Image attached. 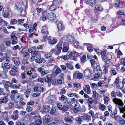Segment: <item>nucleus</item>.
Wrapping results in <instances>:
<instances>
[{
  "mask_svg": "<svg viewBox=\"0 0 125 125\" xmlns=\"http://www.w3.org/2000/svg\"><path fill=\"white\" fill-rule=\"evenodd\" d=\"M26 73L29 78L31 80L34 79L37 77L38 75L35 71L33 69L30 68L29 67H25Z\"/></svg>",
  "mask_w": 125,
  "mask_h": 125,
  "instance_id": "nucleus-1",
  "label": "nucleus"
},
{
  "mask_svg": "<svg viewBox=\"0 0 125 125\" xmlns=\"http://www.w3.org/2000/svg\"><path fill=\"white\" fill-rule=\"evenodd\" d=\"M32 57H31V59L34 58L36 63L39 64L42 63V60L41 55L40 53L37 51H34L31 53Z\"/></svg>",
  "mask_w": 125,
  "mask_h": 125,
  "instance_id": "nucleus-2",
  "label": "nucleus"
},
{
  "mask_svg": "<svg viewBox=\"0 0 125 125\" xmlns=\"http://www.w3.org/2000/svg\"><path fill=\"white\" fill-rule=\"evenodd\" d=\"M22 97V94L19 93H17L15 95H12L11 96V99L16 103H18Z\"/></svg>",
  "mask_w": 125,
  "mask_h": 125,
  "instance_id": "nucleus-3",
  "label": "nucleus"
},
{
  "mask_svg": "<svg viewBox=\"0 0 125 125\" xmlns=\"http://www.w3.org/2000/svg\"><path fill=\"white\" fill-rule=\"evenodd\" d=\"M35 91L40 93L41 92H43L45 90V88L44 87L42 84H38L34 88Z\"/></svg>",
  "mask_w": 125,
  "mask_h": 125,
  "instance_id": "nucleus-4",
  "label": "nucleus"
},
{
  "mask_svg": "<svg viewBox=\"0 0 125 125\" xmlns=\"http://www.w3.org/2000/svg\"><path fill=\"white\" fill-rule=\"evenodd\" d=\"M8 112L0 113V120H8L9 118L8 117Z\"/></svg>",
  "mask_w": 125,
  "mask_h": 125,
  "instance_id": "nucleus-5",
  "label": "nucleus"
},
{
  "mask_svg": "<svg viewBox=\"0 0 125 125\" xmlns=\"http://www.w3.org/2000/svg\"><path fill=\"white\" fill-rule=\"evenodd\" d=\"M73 76V79H80L82 78L83 75L78 71H77L74 73Z\"/></svg>",
  "mask_w": 125,
  "mask_h": 125,
  "instance_id": "nucleus-6",
  "label": "nucleus"
},
{
  "mask_svg": "<svg viewBox=\"0 0 125 125\" xmlns=\"http://www.w3.org/2000/svg\"><path fill=\"white\" fill-rule=\"evenodd\" d=\"M51 119L49 115H46L44 117L43 122L44 124L45 125H49L50 123L49 121L51 120Z\"/></svg>",
  "mask_w": 125,
  "mask_h": 125,
  "instance_id": "nucleus-7",
  "label": "nucleus"
},
{
  "mask_svg": "<svg viewBox=\"0 0 125 125\" xmlns=\"http://www.w3.org/2000/svg\"><path fill=\"white\" fill-rule=\"evenodd\" d=\"M15 9L17 10L19 12L21 13V14L22 16H24L26 15V12L25 10L23 9L22 7H20L19 8L16 5L15 8Z\"/></svg>",
  "mask_w": 125,
  "mask_h": 125,
  "instance_id": "nucleus-8",
  "label": "nucleus"
},
{
  "mask_svg": "<svg viewBox=\"0 0 125 125\" xmlns=\"http://www.w3.org/2000/svg\"><path fill=\"white\" fill-rule=\"evenodd\" d=\"M17 71V68L16 67L14 66L12 68L11 70L9 71V72L10 75L12 76H14L16 75V73Z\"/></svg>",
  "mask_w": 125,
  "mask_h": 125,
  "instance_id": "nucleus-9",
  "label": "nucleus"
},
{
  "mask_svg": "<svg viewBox=\"0 0 125 125\" xmlns=\"http://www.w3.org/2000/svg\"><path fill=\"white\" fill-rule=\"evenodd\" d=\"M84 75L85 77L87 78L91 77L92 75L91 71L88 69H85L84 72Z\"/></svg>",
  "mask_w": 125,
  "mask_h": 125,
  "instance_id": "nucleus-10",
  "label": "nucleus"
},
{
  "mask_svg": "<svg viewBox=\"0 0 125 125\" xmlns=\"http://www.w3.org/2000/svg\"><path fill=\"white\" fill-rule=\"evenodd\" d=\"M2 68H3V71L4 72L6 73L8 71V69H10V65L9 63H6L4 64V66H2Z\"/></svg>",
  "mask_w": 125,
  "mask_h": 125,
  "instance_id": "nucleus-11",
  "label": "nucleus"
},
{
  "mask_svg": "<svg viewBox=\"0 0 125 125\" xmlns=\"http://www.w3.org/2000/svg\"><path fill=\"white\" fill-rule=\"evenodd\" d=\"M47 17L49 20H53L56 19V16L52 12L48 13Z\"/></svg>",
  "mask_w": 125,
  "mask_h": 125,
  "instance_id": "nucleus-12",
  "label": "nucleus"
},
{
  "mask_svg": "<svg viewBox=\"0 0 125 125\" xmlns=\"http://www.w3.org/2000/svg\"><path fill=\"white\" fill-rule=\"evenodd\" d=\"M60 100L64 104H66L68 103V99L67 97L64 96V95H62L61 97L59 98Z\"/></svg>",
  "mask_w": 125,
  "mask_h": 125,
  "instance_id": "nucleus-13",
  "label": "nucleus"
},
{
  "mask_svg": "<svg viewBox=\"0 0 125 125\" xmlns=\"http://www.w3.org/2000/svg\"><path fill=\"white\" fill-rule=\"evenodd\" d=\"M83 89L85 92L88 94H89L91 93L90 87L89 85H84L83 88Z\"/></svg>",
  "mask_w": 125,
  "mask_h": 125,
  "instance_id": "nucleus-14",
  "label": "nucleus"
},
{
  "mask_svg": "<svg viewBox=\"0 0 125 125\" xmlns=\"http://www.w3.org/2000/svg\"><path fill=\"white\" fill-rule=\"evenodd\" d=\"M42 109L43 111L41 110V112L43 114L44 112H48L50 109V108L49 106L46 105H44L42 106Z\"/></svg>",
  "mask_w": 125,
  "mask_h": 125,
  "instance_id": "nucleus-15",
  "label": "nucleus"
},
{
  "mask_svg": "<svg viewBox=\"0 0 125 125\" xmlns=\"http://www.w3.org/2000/svg\"><path fill=\"white\" fill-rule=\"evenodd\" d=\"M55 97L54 95H50L46 99V101L47 103H51L55 100Z\"/></svg>",
  "mask_w": 125,
  "mask_h": 125,
  "instance_id": "nucleus-16",
  "label": "nucleus"
},
{
  "mask_svg": "<svg viewBox=\"0 0 125 125\" xmlns=\"http://www.w3.org/2000/svg\"><path fill=\"white\" fill-rule=\"evenodd\" d=\"M49 40L48 43L51 45L55 44L57 42V40L55 38H53L52 39H51V37L49 36L48 38Z\"/></svg>",
  "mask_w": 125,
  "mask_h": 125,
  "instance_id": "nucleus-17",
  "label": "nucleus"
},
{
  "mask_svg": "<svg viewBox=\"0 0 125 125\" xmlns=\"http://www.w3.org/2000/svg\"><path fill=\"white\" fill-rule=\"evenodd\" d=\"M12 60L16 66L17 67L19 66L20 64V62L19 58L14 57L12 58Z\"/></svg>",
  "mask_w": 125,
  "mask_h": 125,
  "instance_id": "nucleus-18",
  "label": "nucleus"
},
{
  "mask_svg": "<svg viewBox=\"0 0 125 125\" xmlns=\"http://www.w3.org/2000/svg\"><path fill=\"white\" fill-rule=\"evenodd\" d=\"M52 80V76L51 75H48L45 78V80L46 82H47L49 86H50L51 84V81Z\"/></svg>",
  "mask_w": 125,
  "mask_h": 125,
  "instance_id": "nucleus-19",
  "label": "nucleus"
},
{
  "mask_svg": "<svg viewBox=\"0 0 125 125\" xmlns=\"http://www.w3.org/2000/svg\"><path fill=\"white\" fill-rule=\"evenodd\" d=\"M3 16L5 18L8 17L9 16V10L8 8H4L3 11Z\"/></svg>",
  "mask_w": 125,
  "mask_h": 125,
  "instance_id": "nucleus-20",
  "label": "nucleus"
},
{
  "mask_svg": "<svg viewBox=\"0 0 125 125\" xmlns=\"http://www.w3.org/2000/svg\"><path fill=\"white\" fill-rule=\"evenodd\" d=\"M110 80V79H108V81H106V82L103 80L99 81L97 83L98 85L100 87H101L102 85L104 84H108L109 83Z\"/></svg>",
  "mask_w": 125,
  "mask_h": 125,
  "instance_id": "nucleus-21",
  "label": "nucleus"
},
{
  "mask_svg": "<svg viewBox=\"0 0 125 125\" xmlns=\"http://www.w3.org/2000/svg\"><path fill=\"white\" fill-rule=\"evenodd\" d=\"M83 120H85L87 122H89L91 120V117L90 115L86 114L82 116Z\"/></svg>",
  "mask_w": 125,
  "mask_h": 125,
  "instance_id": "nucleus-22",
  "label": "nucleus"
},
{
  "mask_svg": "<svg viewBox=\"0 0 125 125\" xmlns=\"http://www.w3.org/2000/svg\"><path fill=\"white\" fill-rule=\"evenodd\" d=\"M85 1L87 4H89L90 5L92 6H94L97 1V0H90L89 2L88 1V0H86Z\"/></svg>",
  "mask_w": 125,
  "mask_h": 125,
  "instance_id": "nucleus-23",
  "label": "nucleus"
},
{
  "mask_svg": "<svg viewBox=\"0 0 125 125\" xmlns=\"http://www.w3.org/2000/svg\"><path fill=\"white\" fill-rule=\"evenodd\" d=\"M113 101L115 104H118L121 107H123L124 104L120 102L119 99L115 98L113 99Z\"/></svg>",
  "mask_w": 125,
  "mask_h": 125,
  "instance_id": "nucleus-24",
  "label": "nucleus"
},
{
  "mask_svg": "<svg viewBox=\"0 0 125 125\" xmlns=\"http://www.w3.org/2000/svg\"><path fill=\"white\" fill-rule=\"evenodd\" d=\"M80 104L78 103H77L76 104L73 106L74 111L75 113H78L79 112V111L80 109Z\"/></svg>",
  "mask_w": 125,
  "mask_h": 125,
  "instance_id": "nucleus-25",
  "label": "nucleus"
},
{
  "mask_svg": "<svg viewBox=\"0 0 125 125\" xmlns=\"http://www.w3.org/2000/svg\"><path fill=\"white\" fill-rule=\"evenodd\" d=\"M74 119L73 117L71 116L66 117L64 118L65 121L70 123H72Z\"/></svg>",
  "mask_w": 125,
  "mask_h": 125,
  "instance_id": "nucleus-26",
  "label": "nucleus"
},
{
  "mask_svg": "<svg viewBox=\"0 0 125 125\" xmlns=\"http://www.w3.org/2000/svg\"><path fill=\"white\" fill-rule=\"evenodd\" d=\"M11 85H12V83L11 82L6 81L5 84L4 85V87L6 90L9 91V90L8 89L9 87H11Z\"/></svg>",
  "mask_w": 125,
  "mask_h": 125,
  "instance_id": "nucleus-27",
  "label": "nucleus"
},
{
  "mask_svg": "<svg viewBox=\"0 0 125 125\" xmlns=\"http://www.w3.org/2000/svg\"><path fill=\"white\" fill-rule=\"evenodd\" d=\"M31 91V88H28L26 91L24 92V95L26 98H28L29 97Z\"/></svg>",
  "mask_w": 125,
  "mask_h": 125,
  "instance_id": "nucleus-28",
  "label": "nucleus"
},
{
  "mask_svg": "<svg viewBox=\"0 0 125 125\" xmlns=\"http://www.w3.org/2000/svg\"><path fill=\"white\" fill-rule=\"evenodd\" d=\"M68 57L70 58L71 57H74L75 56L76 52L75 51L68 52H67Z\"/></svg>",
  "mask_w": 125,
  "mask_h": 125,
  "instance_id": "nucleus-29",
  "label": "nucleus"
},
{
  "mask_svg": "<svg viewBox=\"0 0 125 125\" xmlns=\"http://www.w3.org/2000/svg\"><path fill=\"white\" fill-rule=\"evenodd\" d=\"M82 116H80L79 117H77L75 118V120L78 125H80L81 124V122L83 120V118Z\"/></svg>",
  "mask_w": 125,
  "mask_h": 125,
  "instance_id": "nucleus-30",
  "label": "nucleus"
},
{
  "mask_svg": "<svg viewBox=\"0 0 125 125\" xmlns=\"http://www.w3.org/2000/svg\"><path fill=\"white\" fill-rule=\"evenodd\" d=\"M57 28L59 31H62L64 29V26L61 23H58L57 25Z\"/></svg>",
  "mask_w": 125,
  "mask_h": 125,
  "instance_id": "nucleus-31",
  "label": "nucleus"
},
{
  "mask_svg": "<svg viewBox=\"0 0 125 125\" xmlns=\"http://www.w3.org/2000/svg\"><path fill=\"white\" fill-rule=\"evenodd\" d=\"M67 41L71 42H73L74 41V38L71 35H68L66 38Z\"/></svg>",
  "mask_w": 125,
  "mask_h": 125,
  "instance_id": "nucleus-32",
  "label": "nucleus"
},
{
  "mask_svg": "<svg viewBox=\"0 0 125 125\" xmlns=\"http://www.w3.org/2000/svg\"><path fill=\"white\" fill-rule=\"evenodd\" d=\"M67 95L69 97H73V96H75L76 98H78L79 96L78 94L76 93H70L67 94Z\"/></svg>",
  "mask_w": 125,
  "mask_h": 125,
  "instance_id": "nucleus-33",
  "label": "nucleus"
},
{
  "mask_svg": "<svg viewBox=\"0 0 125 125\" xmlns=\"http://www.w3.org/2000/svg\"><path fill=\"white\" fill-rule=\"evenodd\" d=\"M46 27V26H44L43 27V29L41 30V33L43 35H47L48 34V32L46 30H45L44 29Z\"/></svg>",
  "mask_w": 125,
  "mask_h": 125,
  "instance_id": "nucleus-34",
  "label": "nucleus"
},
{
  "mask_svg": "<svg viewBox=\"0 0 125 125\" xmlns=\"http://www.w3.org/2000/svg\"><path fill=\"white\" fill-rule=\"evenodd\" d=\"M99 108L102 111H104L106 107L104 104L100 103L98 105Z\"/></svg>",
  "mask_w": 125,
  "mask_h": 125,
  "instance_id": "nucleus-35",
  "label": "nucleus"
},
{
  "mask_svg": "<svg viewBox=\"0 0 125 125\" xmlns=\"http://www.w3.org/2000/svg\"><path fill=\"white\" fill-rule=\"evenodd\" d=\"M56 5L55 4H53L51 5L49 7V10L51 11L55 10L56 9Z\"/></svg>",
  "mask_w": 125,
  "mask_h": 125,
  "instance_id": "nucleus-36",
  "label": "nucleus"
},
{
  "mask_svg": "<svg viewBox=\"0 0 125 125\" xmlns=\"http://www.w3.org/2000/svg\"><path fill=\"white\" fill-rule=\"evenodd\" d=\"M7 24V23L2 19H0V25L4 26Z\"/></svg>",
  "mask_w": 125,
  "mask_h": 125,
  "instance_id": "nucleus-37",
  "label": "nucleus"
},
{
  "mask_svg": "<svg viewBox=\"0 0 125 125\" xmlns=\"http://www.w3.org/2000/svg\"><path fill=\"white\" fill-rule=\"evenodd\" d=\"M120 2L118 0H115L114 1V6L115 7L118 8L119 7V5L120 4Z\"/></svg>",
  "mask_w": 125,
  "mask_h": 125,
  "instance_id": "nucleus-38",
  "label": "nucleus"
},
{
  "mask_svg": "<svg viewBox=\"0 0 125 125\" xmlns=\"http://www.w3.org/2000/svg\"><path fill=\"white\" fill-rule=\"evenodd\" d=\"M86 110V108L84 105H82L81 107H80L79 112H84Z\"/></svg>",
  "mask_w": 125,
  "mask_h": 125,
  "instance_id": "nucleus-39",
  "label": "nucleus"
},
{
  "mask_svg": "<svg viewBox=\"0 0 125 125\" xmlns=\"http://www.w3.org/2000/svg\"><path fill=\"white\" fill-rule=\"evenodd\" d=\"M104 104H107L109 100V97L108 96H105L104 98Z\"/></svg>",
  "mask_w": 125,
  "mask_h": 125,
  "instance_id": "nucleus-40",
  "label": "nucleus"
},
{
  "mask_svg": "<svg viewBox=\"0 0 125 125\" xmlns=\"http://www.w3.org/2000/svg\"><path fill=\"white\" fill-rule=\"evenodd\" d=\"M57 50L61 51L62 48V45L60 43H58L56 46Z\"/></svg>",
  "mask_w": 125,
  "mask_h": 125,
  "instance_id": "nucleus-41",
  "label": "nucleus"
},
{
  "mask_svg": "<svg viewBox=\"0 0 125 125\" xmlns=\"http://www.w3.org/2000/svg\"><path fill=\"white\" fill-rule=\"evenodd\" d=\"M112 63L109 60H107L105 62V66L106 67H107L109 66L112 65Z\"/></svg>",
  "mask_w": 125,
  "mask_h": 125,
  "instance_id": "nucleus-42",
  "label": "nucleus"
},
{
  "mask_svg": "<svg viewBox=\"0 0 125 125\" xmlns=\"http://www.w3.org/2000/svg\"><path fill=\"white\" fill-rule=\"evenodd\" d=\"M68 106L67 105H64L63 107H62V110L63 112H65L66 111H67L68 109Z\"/></svg>",
  "mask_w": 125,
  "mask_h": 125,
  "instance_id": "nucleus-43",
  "label": "nucleus"
},
{
  "mask_svg": "<svg viewBox=\"0 0 125 125\" xmlns=\"http://www.w3.org/2000/svg\"><path fill=\"white\" fill-rule=\"evenodd\" d=\"M61 58L63 59L64 60H68L69 58L68 57V53L67 52V54L66 55H62L61 56Z\"/></svg>",
  "mask_w": 125,
  "mask_h": 125,
  "instance_id": "nucleus-44",
  "label": "nucleus"
},
{
  "mask_svg": "<svg viewBox=\"0 0 125 125\" xmlns=\"http://www.w3.org/2000/svg\"><path fill=\"white\" fill-rule=\"evenodd\" d=\"M49 72V71L44 70H43V71L42 72V73H41V75L42 76H43L46 74L48 73Z\"/></svg>",
  "mask_w": 125,
  "mask_h": 125,
  "instance_id": "nucleus-45",
  "label": "nucleus"
},
{
  "mask_svg": "<svg viewBox=\"0 0 125 125\" xmlns=\"http://www.w3.org/2000/svg\"><path fill=\"white\" fill-rule=\"evenodd\" d=\"M61 70L59 68L57 67L54 72V73L56 74H58L61 72Z\"/></svg>",
  "mask_w": 125,
  "mask_h": 125,
  "instance_id": "nucleus-46",
  "label": "nucleus"
},
{
  "mask_svg": "<svg viewBox=\"0 0 125 125\" xmlns=\"http://www.w3.org/2000/svg\"><path fill=\"white\" fill-rule=\"evenodd\" d=\"M66 65L67 67L70 69L72 70L73 69V65L71 64L68 63H66Z\"/></svg>",
  "mask_w": 125,
  "mask_h": 125,
  "instance_id": "nucleus-47",
  "label": "nucleus"
},
{
  "mask_svg": "<svg viewBox=\"0 0 125 125\" xmlns=\"http://www.w3.org/2000/svg\"><path fill=\"white\" fill-rule=\"evenodd\" d=\"M90 61L91 63L92 67H94V65L96 64V62L93 59L90 60Z\"/></svg>",
  "mask_w": 125,
  "mask_h": 125,
  "instance_id": "nucleus-48",
  "label": "nucleus"
},
{
  "mask_svg": "<svg viewBox=\"0 0 125 125\" xmlns=\"http://www.w3.org/2000/svg\"><path fill=\"white\" fill-rule=\"evenodd\" d=\"M74 86L76 88H80L81 87V84L78 83H76L73 84Z\"/></svg>",
  "mask_w": 125,
  "mask_h": 125,
  "instance_id": "nucleus-49",
  "label": "nucleus"
},
{
  "mask_svg": "<svg viewBox=\"0 0 125 125\" xmlns=\"http://www.w3.org/2000/svg\"><path fill=\"white\" fill-rule=\"evenodd\" d=\"M26 110L28 112H30L33 110V108L29 106H28L26 108Z\"/></svg>",
  "mask_w": 125,
  "mask_h": 125,
  "instance_id": "nucleus-50",
  "label": "nucleus"
},
{
  "mask_svg": "<svg viewBox=\"0 0 125 125\" xmlns=\"http://www.w3.org/2000/svg\"><path fill=\"white\" fill-rule=\"evenodd\" d=\"M123 86V83L122 82H120L118 84H118L116 85V87L117 88H122Z\"/></svg>",
  "mask_w": 125,
  "mask_h": 125,
  "instance_id": "nucleus-51",
  "label": "nucleus"
},
{
  "mask_svg": "<svg viewBox=\"0 0 125 125\" xmlns=\"http://www.w3.org/2000/svg\"><path fill=\"white\" fill-rule=\"evenodd\" d=\"M34 102L32 101H29L27 103V104L28 106H32L34 105Z\"/></svg>",
  "mask_w": 125,
  "mask_h": 125,
  "instance_id": "nucleus-52",
  "label": "nucleus"
},
{
  "mask_svg": "<svg viewBox=\"0 0 125 125\" xmlns=\"http://www.w3.org/2000/svg\"><path fill=\"white\" fill-rule=\"evenodd\" d=\"M96 69L98 72L99 73H102V70L101 69L100 66L99 65H97L96 67Z\"/></svg>",
  "mask_w": 125,
  "mask_h": 125,
  "instance_id": "nucleus-53",
  "label": "nucleus"
},
{
  "mask_svg": "<svg viewBox=\"0 0 125 125\" xmlns=\"http://www.w3.org/2000/svg\"><path fill=\"white\" fill-rule=\"evenodd\" d=\"M17 22V20L15 19H12L11 20L10 24H16Z\"/></svg>",
  "mask_w": 125,
  "mask_h": 125,
  "instance_id": "nucleus-54",
  "label": "nucleus"
},
{
  "mask_svg": "<svg viewBox=\"0 0 125 125\" xmlns=\"http://www.w3.org/2000/svg\"><path fill=\"white\" fill-rule=\"evenodd\" d=\"M79 44V42L77 41H75L74 43V45L75 46V47L78 48H79L80 47V46Z\"/></svg>",
  "mask_w": 125,
  "mask_h": 125,
  "instance_id": "nucleus-55",
  "label": "nucleus"
},
{
  "mask_svg": "<svg viewBox=\"0 0 125 125\" xmlns=\"http://www.w3.org/2000/svg\"><path fill=\"white\" fill-rule=\"evenodd\" d=\"M111 75H112V74L114 75H115L117 74V73L114 69H112L111 71Z\"/></svg>",
  "mask_w": 125,
  "mask_h": 125,
  "instance_id": "nucleus-56",
  "label": "nucleus"
},
{
  "mask_svg": "<svg viewBox=\"0 0 125 125\" xmlns=\"http://www.w3.org/2000/svg\"><path fill=\"white\" fill-rule=\"evenodd\" d=\"M14 104L13 103H10L8 104V109H9L11 108L14 106Z\"/></svg>",
  "mask_w": 125,
  "mask_h": 125,
  "instance_id": "nucleus-57",
  "label": "nucleus"
},
{
  "mask_svg": "<svg viewBox=\"0 0 125 125\" xmlns=\"http://www.w3.org/2000/svg\"><path fill=\"white\" fill-rule=\"evenodd\" d=\"M81 60L82 62H85L86 61V56L83 55L81 59Z\"/></svg>",
  "mask_w": 125,
  "mask_h": 125,
  "instance_id": "nucleus-58",
  "label": "nucleus"
},
{
  "mask_svg": "<svg viewBox=\"0 0 125 125\" xmlns=\"http://www.w3.org/2000/svg\"><path fill=\"white\" fill-rule=\"evenodd\" d=\"M24 120L22 119L20 120L19 122H18L17 124L18 125H24Z\"/></svg>",
  "mask_w": 125,
  "mask_h": 125,
  "instance_id": "nucleus-59",
  "label": "nucleus"
},
{
  "mask_svg": "<svg viewBox=\"0 0 125 125\" xmlns=\"http://www.w3.org/2000/svg\"><path fill=\"white\" fill-rule=\"evenodd\" d=\"M91 87L92 88H95L97 87V84H96L91 83L90 84Z\"/></svg>",
  "mask_w": 125,
  "mask_h": 125,
  "instance_id": "nucleus-60",
  "label": "nucleus"
},
{
  "mask_svg": "<svg viewBox=\"0 0 125 125\" xmlns=\"http://www.w3.org/2000/svg\"><path fill=\"white\" fill-rule=\"evenodd\" d=\"M113 117L115 120L117 121L120 120L121 118V117L118 115L115 116Z\"/></svg>",
  "mask_w": 125,
  "mask_h": 125,
  "instance_id": "nucleus-61",
  "label": "nucleus"
},
{
  "mask_svg": "<svg viewBox=\"0 0 125 125\" xmlns=\"http://www.w3.org/2000/svg\"><path fill=\"white\" fill-rule=\"evenodd\" d=\"M57 106L58 109L60 110H62V106L61 104L60 103H58L57 104Z\"/></svg>",
  "mask_w": 125,
  "mask_h": 125,
  "instance_id": "nucleus-62",
  "label": "nucleus"
},
{
  "mask_svg": "<svg viewBox=\"0 0 125 125\" xmlns=\"http://www.w3.org/2000/svg\"><path fill=\"white\" fill-rule=\"evenodd\" d=\"M95 7L99 11H101L103 8L102 6L100 5H96Z\"/></svg>",
  "mask_w": 125,
  "mask_h": 125,
  "instance_id": "nucleus-63",
  "label": "nucleus"
},
{
  "mask_svg": "<svg viewBox=\"0 0 125 125\" xmlns=\"http://www.w3.org/2000/svg\"><path fill=\"white\" fill-rule=\"evenodd\" d=\"M36 123L37 125H40L42 123V121L41 119H38L36 120Z\"/></svg>",
  "mask_w": 125,
  "mask_h": 125,
  "instance_id": "nucleus-64",
  "label": "nucleus"
}]
</instances>
